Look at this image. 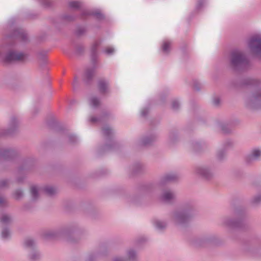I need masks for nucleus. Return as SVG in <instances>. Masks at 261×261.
<instances>
[{"instance_id":"obj_28","label":"nucleus","mask_w":261,"mask_h":261,"mask_svg":"<svg viewBox=\"0 0 261 261\" xmlns=\"http://www.w3.org/2000/svg\"><path fill=\"white\" fill-rule=\"evenodd\" d=\"M165 179L166 180H173L174 179H175V175H172V174L167 175L165 177Z\"/></svg>"},{"instance_id":"obj_13","label":"nucleus","mask_w":261,"mask_h":261,"mask_svg":"<svg viewBox=\"0 0 261 261\" xmlns=\"http://www.w3.org/2000/svg\"><path fill=\"white\" fill-rule=\"evenodd\" d=\"M98 88L100 92L106 93L108 91L109 86L107 82L100 80L98 82Z\"/></svg>"},{"instance_id":"obj_12","label":"nucleus","mask_w":261,"mask_h":261,"mask_svg":"<svg viewBox=\"0 0 261 261\" xmlns=\"http://www.w3.org/2000/svg\"><path fill=\"white\" fill-rule=\"evenodd\" d=\"M9 182L6 179H3L0 180V189L5 188L8 185ZM7 203V200L5 198L0 196V205L3 206L6 205Z\"/></svg>"},{"instance_id":"obj_24","label":"nucleus","mask_w":261,"mask_h":261,"mask_svg":"<svg viewBox=\"0 0 261 261\" xmlns=\"http://www.w3.org/2000/svg\"><path fill=\"white\" fill-rule=\"evenodd\" d=\"M10 234V232L7 228H4L2 232V237L4 239L7 238Z\"/></svg>"},{"instance_id":"obj_29","label":"nucleus","mask_w":261,"mask_h":261,"mask_svg":"<svg viewBox=\"0 0 261 261\" xmlns=\"http://www.w3.org/2000/svg\"><path fill=\"white\" fill-rule=\"evenodd\" d=\"M179 106V102L177 101H173L172 102V107L173 109H177Z\"/></svg>"},{"instance_id":"obj_11","label":"nucleus","mask_w":261,"mask_h":261,"mask_svg":"<svg viewBox=\"0 0 261 261\" xmlns=\"http://www.w3.org/2000/svg\"><path fill=\"white\" fill-rule=\"evenodd\" d=\"M125 259L126 261H136L138 259L136 251L133 249L128 250Z\"/></svg>"},{"instance_id":"obj_6","label":"nucleus","mask_w":261,"mask_h":261,"mask_svg":"<svg viewBox=\"0 0 261 261\" xmlns=\"http://www.w3.org/2000/svg\"><path fill=\"white\" fill-rule=\"evenodd\" d=\"M248 46L252 53L261 59V37H252L248 42Z\"/></svg>"},{"instance_id":"obj_19","label":"nucleus","mask_w":261,"mask_h":261,"mask_svg":"<svg viewBox=\"0 0 261 261\" xmlns=\"http://www.w3.org/2000/svg\"><path fill=\"white\" fill-rule=\"evenodd\" d=\"M102 133L105 136L109 137L112 135L113 132L109 126H107L102 128Z\"/></svg>"},{"instance_id":"obj_1","label":"nucleus","mask_w":261,"mask_h":261,"mask_svg":"<svg viewBox=\"0 0 261 261\" xmlns=\"http://www.w3.org/2000/svg\"><path fill=\"white\" fill-rule=\"evenodd\" d=\"M194 206L191 204H185L180 210L175 211L172 215V220L177 225L187 224L193 216Z\"/></svg>"},{"instance_id":"obj_20","label":"nucleus","mask_w":261,"mask_h":261,"mask_svg":"<svg viewBox=\"0 0 261 261\" xmlns=\"http://www.w3.org/2000/svg\"><path fill=\"white\" fill-rule=\"evenodd\" d=\"M12 220V218L10 216L7 215V214H4L1 217V221L3 223H8L11 222Z\"/></svg>"},{"instance_id":"obj_10","label":"nucleus","mask_w":261,"mask_h":261,"mask_svg":"<svg viewBox=\"0 0 261 261\" xmlns=\"http://www.w3.org/2000/svg\"><path fill=\"white\" fill-rule=\"evenodd\" d=\"M239 221L234 220L230 217H226L223 221V224L224 226L227 227H236L238 226Z\"/></svg>"},{"instance_id":"obj_33","label":"nucleus","mask_w":261,"mask_h":261,"mask_svg":"<svg viewBox=\"0 0 261 261\" xmlns=\"http://www.w3.org/2000/svg\"><path fill=\"white\" fill-rule=\"evenodd\" d=\"M98 121V119L96 117H91V119H90V121L91 122H96Z\"/></svg>"},{"instance_id":"obj_25","label":"nucleus","mask_w":261,"mask_h":261,"mask_svg":"<svg viewBox=\"0 0 261 261\" xmlns=\"http://www.w3.org/2000/svg\"><path fill=\"white\" fill-rule=\"evenodd\" d=\"M104 51L107 55H111L114 52V49L112 47H108L105 49Z\"/></svg>"},{"instance_id":"obj_37","label":"nucleus","mask_w":261,"mask_h":261,"mask_svg":"<svg viewBox=\"0 0 261 261\" xmlns=\"http://www.w3.org/2000/svg\"><path fill=\"white\" fill-rule=\"evenodd\" d=\"M169 139H170V141H171V142L173 141V139L171 136L170 137Z\"/></svg>"},{"instance_id":"obj_27","label":"nucleus","mask_w":261,"mask_h":261,"mask_svg":"<svg viewBox=\"0 0 261 261\" xmlns=\"http://www.w3.org/2000/svg\"><path fill=\"white\" fill-rule=\"evenodd\" d=\"M69 142L70 143H74L76 142L77 138L76 137L72 135H70L68 136Z\"/></svg>"},{"instance_id":"obj_34","label":"nucleus","mask_w":261,"mask_h":261,"mask_svg":"<svg viewBox=\"0 0 261 261\" xmlns=\"http://www.w3.org/2000/svg\"><path fill=\"white\" fill-rule=\"evenodd\" d=\"M38 256H39V253L37 252H35V255H34V254L31 255V258L32 259H35Z\"/></svg>"},{"instance_id":"obj_23","label":"nucleus","mask_w":261,"mask_h":261,"mask_svg":"<svg viewBox=\"0 0 261 261\" xmlns=\"http://www.w3.org/2000/svg\"><path fill=\"white\" fill-rule=\"evenodd\" d=\"M23 196V192L20 190H17L14 193L15 199H19Z\"/></svg>"},{"instance_id":"obj_35","label":"nucleus","mask_w":261,"mask_h":261,"mask_svg":"<svg viewBox=\"0 0 261 261\" xmlns=\"http://www.w3.org/2000/svg\"><path fill=\"white\" fill-rule=\"evenodd\" d=\"M95 15L98 18L100 19L102 17V15L100 13H96Z\"/></svg>"},{"instance_id":"obj_21","label":"nucleus","mask_w":261,"mask_h":261,"mask_svg":"<svg viewBox=\"0 0 261 261\" xmlns=\"http://www.w3.org/2000/svg\"><path fill=\"white\" fill-rule=\"evenodd\" d=\"M261 202V194L255 195L252 199V203L257 205Z\"/></svg>"},{"instance_id":"obj_5","label":"nucleus","mask_w":261,"mask_h":261,"mask_svg":"<svg viewBox=\"0 0 261 261\" xmlns=\"http://www.w3.org/2000/svg\"><path fill=\"white\" fill-rule=\"evenodd\" d=\"M42 192L49 196H51L56 193L57 190L51 186H46L43 188H39L36 186H32L31 188L32 198L34 200L37 199L39 194Z\"/></svg>"},{"instance_id":"obj_3","label":"nucleus","mask_w":261,"mask_h":261,"mask_svg":"<svg viewBox=\"0 0 261 261\" xmlns=\"http://www.w3.org/2000/svg\"><path fill=\"white\" fill-rule=\"evenodd\" d=\"M245 104L250 109H256L261 106V90L248 95L245 99Z\"/></svg>"},{"instance_id":"obj_2","label":"nucleus","mask_w":261,"mask_h":261,"mask_svg":"<svg viewBox=\"0 0 261 261\" xmlns=\"http://www.w3.org/2000/svg\"><path fill=\"white\" fill-rule=\"evenodd\" d=\"M27 58L26 54L19 51H9L4 55L0 50V60L6 63L24 61Z\"/></svg>"},{"instance_id":"obj_15","label":"nucleus","mask_w":261,"mask_h":261,"mask_svg":"<svg viewBox=\"0 0 261 261\" xmlns=\"http://www.w3.org/2000/svg\"><path fill=\"white\" fill-rule=\"evenodd\" d=\"M89 102L90 106L93 108H96L98 107L100 104L99 99L95 96L91 97L89 99Z\"/></svg>"},{"instance_id":"obj_4","label":"nucleus","mask_w":261,"mask_h":261,"mask_svg":"<svg viewBox=\"0 0 261 261\" xmlns=\"http://www.w3.org/2000/svg\"><path fill=\"white\" fill-rule=\"evenodd\" d=\"M247 63L244 55L239 50H234L230 54V64L234 68L242 66Z\"/></svg>"},{"instance_id":"obj_17","label":"nucleus","mask_w":261,"mask_h":261,"mask_svg":"<svg viewBox=\"0 0 261 261\" xmlns=\"http://www.w3.org/2000/svg\"><path fill=\"white\" fill-rule=\"evenodd\" d=\"M156 139V137L154 135L146 137L143 140V144L144 145H148L153 141H155Z\"/></svg>"},{"instance_id":"obj_16","label":"nucleus","mask_w":261,"mask_h":261,"mask_svg":"<svg viewBox=\"0 0 261 261\" xmlns=\"http://www.w3.org/2000/svg\"><path fill=\"white\" fill-rule=\"evenodd\" d=\"M171 42L169 41H164L162 44V50L165 53H168L170 50Z\"/></svg>"},{"instance_id":"obj_38","label":"nucleus","mask_w":261,"mask_h":261,"mask_svg":"<svg viewBox=\"0 0 261 261\" xmlns=\"http://www.w3.org/2000/svg\"><path fill=\"white\" fill-rule=\"evenodd\" d=\"M13 121H14V123L16 122V120L15 119H13Z\"/></svg>"},{"instance_id":"obj_26","label":"nucleus","mask_w":261,"mask_h":261,"mask_svg":"<svg viewBox=\"0 0 261 261\" xmlns=\"http://www.w3.org/2000/svg\"><path fill=\"white\" fill-rule=\"evenodd\" d=\"M25 246L27 247H31L34 244V241L31 239L25 240L24 242Z\"/></svg>"},{"instance_id":"obj_8","label":"nucleus","mask_w":261,"mask_h":261,"mask_svg":"<svg viewBox=\"0 0 261 261\" xmlns=\"http://www.w3.org/2000/svg\"><path fill=\"white\" fill-rule=\"evenodd\" d=\"M261 159V150L259 148H254L246 156L245 161L248 164L259 160Z\"/></svg>"},{"instance_id":"obj_9","label":"nucleus","mask_w":261,"mask_h":261,"mask_svg":"<svg viewBox=\"0 0 261 261\" xmlns=\"http://www.w3.org/2000/svg\"><path fill=\"white\" fill-rule=\"evenodd\" d=\"M175 197V194L173 191L170 190H166L163 193L161 198L164 201L170 202L173 200Z\"/></svg>"},{"instance_id":"obj_18","label":"nucleus","mask_w":261,"mask_h":261,"mask_svg":"<svg viewBox=\"0 0 261 261\" xmlns=\"http://www.w3.org/2000/svg\"><path fill=\"white\" fill-rule=\"evenodd\" d=\"M94 73V70L93 69H88L85 73L84 80L86 81L91 79L93 77Z\"/></svg>"},{"instance_id":"obj_31","label":"nucleus","mask_w":261,"mask_h":261,"mask_svg":"<svg viewBox=\"0 0 261 261\" xmlns=\"http://www.w3.org/2000/svg\"><path fill=\"white\" fill-rule=\"evenodd\" d=\"M225 153L224 152H218L217 153V156L219 159H222Z\"/></svg>"},{"instance_id":"obj_30","label":"nucleus","mask_w":261,"mask_h":261,"mask_svg":"<svg viewBox=\"0 0 261 261\" xmlns=\"http://www.w3.org/2000/svg\"><path fill=\"white\" fill-rule=\"evenodd\" d=\"M113 261H126L125 258L121 256L116 257L114 258Z\"/></svg>"},{"instance_id":"obj_36","label":"nucleus","mask_w":261,"mask_h":261,"mask_svg":"<svg viewBox=\"0 0 261 261\" xmlns=\"http://www.w3.org/2000/svg\"><path fill=\"white\" fill-rule=\"evenodd\" d=\"M147 111H145L144 110H143V111H142V112H141L142 115H143V116L145 115H146V114L147 113Z\"/></svg>"},{"instance_id":"obj_7","label":"nucleus","mask_w":261,"mask_h":261,"mask_svg":"<svg viewBox=\"0 0 261 261\" xmlns=\"http://www.w3.org/2000/svg\"><path fill=\"white\" fill-rule=\"evenodd\" d=\"M195 172L197 175L207 179L211 178L215 174L214 168L211 166L197 167Z\"/></svg>"},{"instance_id":"obj_22","label":"nucleus","mask_w":261,"mask_h":261,"mask_svg":"<svg viewBox=\"0 0 261 261\" xmlns=\"http://www.w3.org/2000/svg\"><path fill=\"white\" fill-rule=\"evenodd\" d=\"M81 6L80 3L76 1H72L69 3V6L72 8H77Z\"/></svg>"},{"instance_id":"obj_14","label":"nucleus","mask_w":261,"mask_h":261,"mask_svg":"<svg viewBox=\"0 0 261 261\" xmlns=\"http://www.w3.org/2000/svg\"><path fill=\"white\" fill-rule=\"evenodd\" d=\"M153 223L155 227L159 230H162L165 228L167 226L166 222L159 220H154Z\"/></svg>"},{"instance_id":"obj_32","label":"nucleus","mask_w":261,"mask_h":261,"mask_svg":"<svg viewBox=\"0 0 261 261\" xmlns=\"http://www.w3.org/2000/svg\"><path fill=\"white\" fill-rule=\"evenodd\" d=\"M214 102L216 105H218L220 102V100L219 98H216L214 100Z\"/></svg>"}]
</instances>
